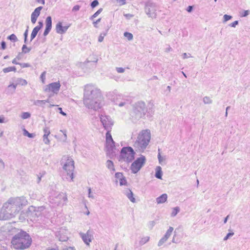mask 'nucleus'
Segmentation results:
<instances>
[{"mask_svg": "<svg viewBox=\"0 0 250 250\" xmlns=\"http://www.w3.org/2000/svg\"><path fill=\"white\" fill-rule=\"evenodd\" d=\"M27 201L22 196L10 198L5 203L0 210V220H7L14 217L21 209L22 207L26 205Z\"/></svg>", "mask_w": 250, "mask_h": 250, "instance_id": "f257e3e1", "label": "nucleus"}, {"mask_svg": "<svg viewBox=\"0 0 250 250\" xmlns=\"http://www.w3.org/2000/svg\"><path fill=\"white\" fill-rule=\"evenodd\" d=\"M102 100L103 97L100 89L91 84L85 86L83 104L86 107L96 111L102 106Z\"/></svg>", "mask_w": 250, "mask_h": 250, "instance_id": "f03ea898", "label": "nucleus"}, {"mask_svg": "<svg viewBox=\"0 0 250 250\" xmlns=\"http://www.w3.org/2000/svg\"><path fill=\"white\" fill-rule=\"evenodd\" d=\"M32 239L29 234L24 231H21L15 235L11 240L13 247L18 250H24L30 247Z\"/></svg>", "mask_w": 250, "mask_h": 250, "instance_id": "7ed1b4c3", "label": "nucleus"}, {"mask_svg": "<svg viewBox=\"0 0 250 250\" xmlns=\"http://www.w3.org/2000/svg\"><path fill=\"white\" fill-rule=\"evenodd\" d=\"M135 154V152L131 147H124L120 152V160H123L127 163L131 162L134 159Z\"/></svg>", "mask_w": 250, "mask_h": 250, "instance_id": "20e7f679", "label": "nucleus"}, {"mask_svg": "<svg viewBox=\"0 0 250 250\" xmlns=\"http://www.w3.org/2000/svg\"><path fill=\"white\" fill-rule=\"evenodd\" d=\"M154 113V104L151 102L147 103L143 109H142V118L150 120Z\"/></svg>", "mask_w": 250, "mask_h": 250, "instance_id": "39448f33", "label": "nucleus"}, {"mask_svg": "<svg viewBox=\"0 0 250 250\" xmlns=\"http://www.w3.org/2000/svg\"><path fill=\"white\" fill-rule=\"evenodd\" d=\"M63 169L66 172L67 176H69L71 180L73 181L74 178V162L71 158L67 159L66 163L63 165Z\"/></svg>", "mask_w": 250, "mask_h": 250, "instance_id": "423d86ee", "label": "nucleus"}, {"mask_svg": "<svg viewBox=\"0 0 250 250\" xmlns=\"http://www.w3.org/2000/svg\"><path fill=\"white\" fill-rule=\"evenodd\" d=\"M151 137L150 130L148 129L142 130V152L148 145Z\"/></svg>", "mask_w": 250, "mask_h": 250, "instance_id": "0eeeda50", "label": "nucleus"}, {"mask_svg": "<svg viewBox=\"0 0 250 250\" xmlns=\"http://www.w3.org/2000/svg\"><path fill=\"white\" fill-rule=\"evenodd\" d=\"M156 7L155 4L150 1H148L146 3L145 7V12L146 14L150 18H155Z\"/></svg>", "mask_w": 250, "mask_h": 250, "instance_id": "6e6552de", "label": "nucleus"}, {"mask_svg": "<svg viewBox=\"0 0 250 250\" xmlns=\"http://www.w3.org/2000/svg\"><path fill=\"white\" fill-rule=\"evenodd\" d=\"M100 118L104 129L105 130L111 129V127L113 125V121L112 120L111 118L108 116H103L102 115Z\"/></svg>", "mask_w": 250, "mask_h": 250, "instance_id": "1a4fd4ad", "label": "nucleus"}, {"mask_svg": "<svg viewBox=\"0 0 250 250\" xmlns=\"http://www.w3.org/2000/svg\"><path fill=\"white\" fill-rule=\"evenodd\" d=\"M61 84L59 82L51 83L46 85L44 89L45 92L51 91L54 93L57 94L60 88Z\"/></svg>", "mask_w": 250, "mask_h": 250, "instance_id": "9d476101", "label": "nucleus"}, {"mask_svg": "<svg viewBox=\"0 0 250 250\" xmlns=\"http://www.w3.org/2000/svg\"><path fill=\"white\" fill-rule=\"evenodd\" d=\"M140 109L141 103L140 102H138L133 104L132 111L131 113V116L132 118H135L138 120L141 118Z\"/></svg>", "mask_w": 250, "mask_h": 250, "instance_id": "9b49d317", "label": "nucleus"}, {"mask_svg": "<svg viewBox=\"0 0 250 250\" xmlns=\"http://www.w3.org/2000/svg\"><path fill=\"white\" fill-rule=\"evenodd\" d=\"M92 231L88 230L86 233H80V235L85 244L89 245V243L92 241Z\"/></svg>", "mask_w": 250, "mask_h": 250, "instance_id": "f8f14e48", "label": "nucleus"}, {"mask_svg": "<svg viewBox=\"0 0 250 250\" xmlns=\"http://www.w3.org/2000/svg\"><path fill=\"white\" fill-rule=\"evenodd\" d=\"M106 143L107 147L110 149H113L115 147V142L113 141L111 134L110 133L111 129H106Z\"/></svg>", "mask_w": 250, "mask_h": 250, "instance_id": "ddd939ff", "label": "nucleus"}, {"mask_svg": "<svg viewBox=\"0 0 250 250\" xmlns=\"http://www.w3.org/2000/svg\"><path fill=\"white\" fill-rule=\"evenodd\" d=\"M56 236L59 239V241L62 242H65L68 239L66 231L63 229H61L57 231L56 233Z\"/></svg>", "mask_w": 250, "mask_h": 250, "instance_id": "4468645a", "label": "nucleus"}, {"mask_svg": "<svg viewBox=\"0 0 250 250\" xmlns=\"http://www.w3.org/2000/svg\"><path fill=\"white\" fill-rule=\"evenodd\" d=\"M131 170L133 173H136L141 168V157L137 159L131 164Z\"/></svg>", "mask_w": 250, "mask_h": 250, "instance_id": "2eb2a0df", "label": "nucleus"}, {"mask_svg": "<svg viewBox=\"0 0 250 250\" xmlns=\"http://www.w3.org/2000/svg\"><path fill=\"white\" fill-rule=\"evenodd\" d=\"M52 28V18L51 16L47 17L45 20V28L43 32V36H46Z\"/></svg>", "mask_w": 250, "mask_h": 250, "instance_id": "dca6fc26", "label": "nucleus"}, {"mask_svg": "<svg viewBox=\"0 0 250 250\" xmlns=\"http://www.w3.org/2000/svg\"><path fill=\"white\" fill-rule=\"evenodd\" d=\"M42 8V6H39L36 8L31 14V21L32 23L34 24L36 22L37 18L40 16L41 10Z\"/></svg>", "mask_w": 250, "mask_h": 250, "instance_id": "f3484780", "label": "nucleus"}, {"mask_svg": "<svg viewBox=\"0 0 250 250\" xmlns=\"http://www.w3.org/2000/svg\"><path fill=\"white\" fill-rule=\"evenodd\" d=\"M69 26H63L61 22H59L56 25V32L60 34L65 33L68 29Z\"/></svg>", "mask_w": 250, "mask_h": 250, "instance_id": "a211bd4d", "label": "nucleus"}, {"mask_svg": "<svg viewBox=\"0 0 250 250\" xmlns=\"http://www.w3.org/2000/svg\"><path fill=\"white\" fill-rule=\"evenodd\" d=\"M55 198L58 199V201H55L57 205L61 204L62 201L65 202L67 200L66 194L63 192L59 193Z\"/></svg>", "mask_w": 250, "mask_h": 250, "instance_id": "6ab92c4d", "label": "nucleus"}, {"mask_svg": "<svg viewBox=\"0 0 250 250\" xmlns=\"http://www.w3.org/2000/svg\"><path fill=\"white\" fill-rule=\"evenodd\" d=\"M123 193L128 198V199L132 203L135 202V198L133 196V193L131 190L127 188L123 190Z\"/></svg>", "mask_w": 250, "mask_h": 250, "instance_id": "aec40b11", "label": "nucleus"}, {"mask_svg": "<svg viewBox=\"0 0 250 250\" xmlns=\"http://www.w3.org/2000/svg\"><path fill=\"white\" fill-rule=\"evenodd\" d=\"M167 194L166 193H164V194H162L160 196L157 197L156 199V201L157 203L158 204H163L167 201Z\"/></svg>", "mask_w": 250, "mask_h": 250, "instance_id": "412c9836", "label": "nucleus"}, {"mask_svg": "<svg viewBox=\"0 0 250 250\" xmlns=\"http://www.w3.org/2000/svg\"><path fill=\"white\" fill-rule=\"evenodd\" d=\"M162 174L163 172L161 167L160 166H157L155 168V177L159 179H162Z\"/></svg>", "mask_w": 250, "mask_h": 250, "instance_id": "4be33fe9", "label": "nucleus"}, {"mask_svg": "<svg viewBox=\"0 0 250 250\" xmlns=\"http://www.w3.org/2000/svg\"><path fill=\"white\" fill-rule=\"evenodd\" d=\"M106 166L107 168L111 170L114 171L115 170L114 167V164L112 161L111 160H107L106 162Z\"/></svg>", "mask_w": 250, "mask_h": 250, "instance_id": "5701e85b", "label": "nucleus"}, {"mask_svg": "<svg viewBox=\"0 0 250 250\" xmlns=\"http://www.w3.org/2000/svg\"><path fill=\"white\" fill-rule=\"evenodd\" d=\"M33 104L36 106L44 107L45 102L43 100H35L34 101Z\"/></svg>", "mask_w": 250, "mask_h": 250, "instance_id": "b1692460", "label": "nucleus"}, {"mask_svg": "<svg viewBox=\"0 0 250 250\" xmlns=\"http://www.w3.org/2000/svg\"><path fill=\"white\" fill-rule=\"evenodd\" d=\"M39 31V30H38L37 28H36L35 27L33 28L30 36L31 42L36 37Z\"/></svg>", "mask_w": 250, "mask_h": 250, "instance_id": "393cba45", "label": "nucleus"}, {"mask_svg": "<svg viewBox=\"0 0 250 250\" xmlns=\"http://www.w3.org/2000/svg\"><path fill=\"white\" fill-rule=\"evenodd\" d=\"M173 230V228L172 227H169L164 236L168 239L171 235Z\"/></svg>", "mask_w": 250, "mask_h": 250, "instance_id": "a878e982", "label": "nucleus"}, {"mask_svg": "<svg viewBox=\"0 0 250 250\" xmlns=\"http://www.w3.org/2000/svg\"><path fill=\"white\" fill-rule=\"evenodd\" d=\"M23 134L24 136H27L30 138H33L35 136V134L34 133H29L27 130L25 128L23 130Z\"/></svg>", "mask_w": 250, "mask_h": 250, "instance_id": "bb28decb", "label": "nucleus"}, {"mask_svg": "<svg viewBox=\"0 0 250 250\" xmlns=\"http://www.w3.org/2000/svg\"><path fill=\"white\" fill-rule=\"evenodd\" d=\"M160 151V149H158L159 153L158 154V159L159 160V164H160L161 165H162L163 164V163H165V162L166 161V158H165V157L161 156Z\"/></svg>", "mask_w": 250, "mask_h": 250, "instance_id": "cd10ccee", "label": "nucleus"}, {"mask_svg": "<svg viewBox=\"0 0 250 250\" xmlns=\"http://www.w3.org/2000/svg\"><path fill=\"white\" fill-rule=\"evenodd\" d=\"M16 68L15 66H11L6 68H4L3 69V72L5 73L9 72L10 71H16Z\"/></svg>", "mask_w": 250, "mask_h": 250, "instance_id": "c85d7f7f", "label": "nucleus"}, {"mask_svg": "<svg viewBox=\"0 0 250 250\" xmlns=\"http://www.w3.org/2000/svg\"><path fill=\"white\" fill-rule=\"evenodd\" d=\"M180 211V208L179 207H176L172 209V212L171 213V217L175 216L178 212Z\"/></svg>", "mask_w": 250, "mask_h": 250, "instance_id": "c756f323", "label": "nucleus"}, {"mask_svg": "<svg viewBox=\"0 0 250 250\" xmlns=\"http://www.w3.org/2000/svg\"><path fill=\"white\" fill-rule=\"evenodd\" d=\"M134 146L137 147L139 149L141 147V134L140 133L138 134L137 140L134 144Z\"/></svg>", "mask_w": 250, "mask_h": 250, "instance_id": "7c9ffc66", "label": "nucleus"}, {"mask_svg": "<svg viewBox=\"0 0 250 250\" xmlns=\"http://www.w3.org/2000/svg\"><path fill=\"white\" fill-rule=\"evenodd\" d=\"M203 101L205 104H210L212 102L211 98L208 96H205L204 97Z\"/></svg>", "mask_w": 250, "mask_h": 250, "instance_id": "2f4dec72", "label": "nucleus"}, {"mask_svg": "<svg viewBox=\"0 0 250 250\" xmlns=\"http://www.w3.org/2000/svg\"><path fill=\"white\" fill-rule=\"evenodd\" d=\"M31 49V48L28 47L26 46V45H25V44L23 45L22 48H21L22 52L24 54H26V53L29 52L30 51Z\"/></svg>", "mask_w": 250, "mask_h": 250, "instance_id": "473e14b6", "label": "nucleus"}, {"mask_svg": "<svg viewBox=\"0 0 250 250\" xmlns=\"http://www.w3.org/2000/svg\"><path fill=\"white\" fill-rule=\"evenodd\" d=\"M7 39H8L13 42H16L18 41V38H17L16 36L14 34H12L10 35V36H9L7 37Z\"/></svg>", "mask_w": 250, "mask_h": 250, "instance_id": "72a5a7b5", "label": "nucleus"}, {"mask_svg": "<svg viewBox=\"0 0 250 250\" xmlns=\"http://www.w3.org/2000/svg\"><path fill=\"white\" fill-rule=\"evenodd\" d=\"M167 239L165 237L163 236L158 242V246L161 247L162 246L165 242H167Z\"/></svg>", "mask_w": 250, "mask_h": 250, "instance_id": "f704fd0d", "label": "nucleus"}, {"mask_svg": "<svg viewBox=\"0 0 250 250\" xmlns=\"http://www.w3.org/2000/svg\"><path fill=\"white\" fill-rule=\"evenodd\" d=\"M124 35L128 39V41H131L133 39V35L130 33L125 32Z\"/></svg>", "mask_w": 250, "mask_h": 250, "instance_id": "c9c22d12", "label": "nucleus"}, {"mask_svg": "<svg viewBox=\"0 0 250 250\" xmlns=\"http://www.w3.org/2000/svg\"><path fill=\"white\" fill-rule=\"evenodd\" d=\"M17 81L18 83L21 84L22 85H25L27 84V81L21 78L19 79Z\"/></svg>", "mask_w": 250, "mask_h": 250, "instance_id": "e433bc0d", "label": "nucleus"}, {"mask_svg": "<svg viewBox=\"0 0 250 250\" xmlns=\"http://www.w3.org/2000/svg\"><path fill=\"white\" fill-rule=\"evenodd\" d=\"M31 114L29 112H23L21 115V118L23 119H26L30 117Z\"/></svg>", "mask_w": 250, "mask_h": 250, "instance_id": "4c0bfd02", "label": "nucleus"}, {"mask_svg": "<svg viewBox=\"0 0 250 250\" xmlns=\"http://www.w3.org/2000/svg\"><path fill=\"white\" fill-rule=\"evenodd\" d=\"M119 182L120 185L121 186L127 185V181L125 177H123L122 179H121L119 181Z\"/></svg>", "mask_w": 250, "mask_h": 250, "instance_id": "58836bf2", "label": "nucleus"}, {"mask_svg": "<svg viewBox=\"0 0 250 250\" xmlns=\"http://www.w3.org/2000/svg\"><path fill=\"white\" fill-rule=\"evenodd\" d=\"M99 4V3L98 0H94L92 2H91L90 6L92 8H94L98 6Z\"/></svg>", "mask_w": 250, "mask_h": 250, "instance_id": "ea45409f", "label": "nucleus"}, {"mask_svg": "<svg viewBox=\"0 0 250 250\" xmlns=\"http://www.w3.org/2000/svg\"><path fill=\"white\" fill-rule=\"evenodd\" d=\"M48 135H43V141L44 143L48 145L50 143V140L48 138Z\"/></svg>", "mask_w": 250, "mask_h": 250, "instance_id": "a19ab883", "label": "nucleus"}, {"mask_svg": "<svg viewBox=\"0 0 250 250\" xmlns=\"http://www.w3.org/2000/svg\"><path fill=\"white\" fill-rule=\"evenodd\" d=\"M223 18H224L223 22H225L227 21H228L230 20L232 18V16L226 14L224 16Z\"/></svg>", "mask_w": 250, "mask_h": 250, "instance_id": "79ce46f5", "label": "nucleus"}, {"mask_svg": "<svg viewBox=\"0 0 250 250\" xmlns=\"http://www.w3.org/2000/svg\"><path fill=\"white\" fill-rule=\"evenodd\" d=\"M45 75L46 72L43 71L40 76V79L43 83H44V81L45 80Z\"/></svg>", "mask_w": 250, "mask_h": 250, "instance_id": "37998d69", "label": "nucleus"}, {"mask_svg": "<svg viewBox=\"0 0 250 250\" xmlns=\"http://www.w3.org/2000/svg\"><path fill=\"white\" fill-rule=\"evenodd\" d=\"M123 177H124L123 174L121 172H117L115 173V177L117 179H118L119 181L121 179H122Z\"/></svg>", "mask_w": 250, "mask_h": 250, "instance_id": "c03bdc74", "label": "nucleus"}, {"mask_svg": "<svg viewBox=\"0 0 250 250\" xmlns=\"http://www.w3.org/2000/svg\"><path fill=\"white\" fill-rule=\"evenodd\" d=\"M44 135H49L50 133L49 127H45L43 128Z\"/></svg>", "mask_w": 250, "mask_h": 250, "instance_id": "a18cd8bd", "label": "nucleus"}, {"mask_svg": "<svg viewBox=\"0 0 250 250\" xmlns=\"http://www.w3.org/2000/svg\"><path fill=\"white\" fill-rule=\"evenodd\" d=\"M43 22L42 21H39L38 25L35 27L36 28H37L38 30H40L42 27H43Z\"/></svg>", "mask_w": 250, "mask_h": 250, "instance_id": "49530a36", "label": "nucleus"}, {"mask_svg": "<svg viewBox=\"0 0 250 250\" xmlns=\"http://www.w3.org/2000/svg\"><path fill=\"white\" fill-rule=\"evenodd\" d=\"M234 235L233 232H229L228 233L227 235L224 238V240L226 241L227 240L230 236H232Z\"/></svg>", "mask_w": 250, "mask_h": 250, "instance_id": "de8ad7c7", "label": "nucleus"}, {"mask_svg": "<svg viewBox=\"0 0 250 250\" xmlns=\"http://www.w3.org/2000/svg\"><path fill=\"white\" fill-rule=\"evenodd\" d=\"M4 167H5L4 163L3 162V161L2 160V159H1L0 158V171L3 170L4 168Z\"/></svg>", "mask_w": 250, "mask_h": 250, "instance_id": "09e8293b", "label": "nucleus"}, {"mask_svg": "<svg viewBox=\"0 0 250 250\" xmlns=\"http://www.w3.org/2000/svg\"><path fill=\"white\" fill-rule=\"evenodd\" d=\"M80 7H81L80 6H79L78 5H76L73 7L72 11L73 12H76V11H79L80 9Z\"/></svg>", "mask_w": 250, "mask_h": 250, "instance_id": "8fccbe9b", "label": "nucleus"}, {"mask_svg": "<svg viewBox=\"0 0 250 250\" xmlns=\"http://www.w3.org/2000/svg\"><path fill=\"white\" fill-rule=\"evenodd\" d=\"M19 65L22 68L28 67L30 66V64L28 63H20Z\"/></svg>", "mask_w": 250, "mask_h": 250, "instance_id": "3c124183", "label": "nucleus"}, {"mask_svg": "<svg viewBox=\"0 0 250 250\" xmlns=\"http://www.w3.org/2000/svg\"><path fill=\"white\" fill-rule=\"evenodd\" d=\"M6 47V42L4 41H2L1 42V46H0L1 49L4 50V49H5Z\"/></svg>", "mask_w": 250, "mask_h": 250, "instance_id": "603ef678", "label": "nucleus"}, {"mask_svg": "<svg viewBox=\"0 0 250 250\" xmlns=\"http://www.w3.org/2000/svg\"><path fill=\"white\" fill-rule=\"evenodd\" d=\"M238 24V21H235L234 22L230 23L229 26L232 27H235Z\"/></svg>", "mask_w": 250, "mask_h": 250, "instance_id": "864d4df0", "label": "nucleus"}, {"mask_svg": "<svg viewBox=\"0 0 250 250\" xmlns=\"http://www.w3.org/2000/svg\"><path fill=\"white\" fill-rule=\"evenodd\" d=\"M149 239V237L148 236H146L143 238H142V243H143L144 244H145V243H146L148 241Z\"/></svg>", "mask_w": 250, "mask_h": 250, "instance_id": "5fc2aeb1", "label": "nucleus"}, {"mask_svg": "<svg viewBox=\"0 0 250 250\" xmlns=\"http://www.w3.org/2000/svg\"><path fill=\"white\" fill-rule=\"evenodd\" d=\"M116 69L118 73H123L125 71V68L123 67H116Z\"/></svg>", "mask_w": 250, "mask_h": 250, "instance_id": "6e6d98bb", "label": "nucleus"}, {"mask_svg": "<svg viewBox=\"0 0 250 250\" xmlns=\"http://www.w3.org/2000/svg\"><path fill=\"white\" fill-rule=\"evenodd\" d=\"M124 16L128 20L130 19L133 17V15L130 14H124Z\"/></svg>", "mask_w": 250, "mask_h": 250, "instance_id": "4d7b16f0", "label": "nucleus"}, {"mask_svg": "<svg viewBox=\"0 0 250 250\" xmlns=\"http://www.w3.org/2000/svg\"><path fill=\"white\" fill-rule=\"evenodd\" d=\"M249 14V10H245L243 11V14L241 15V17H246Z\"/></svg>", "mask_w": 250, "mask_h": 250, "instance_id": "13d9d810", "label": "nucleus"}, {"mask_svg": "<svg viewBox=\"0 0 250 250\" xmlns=\"http://www.w3.org/2000/svg\"><path fill=\"white\" fill-rule=\"evenodd\" d=\"M103 11V8H100L97 12H96L94 14L97 17Z\"/></svg>", "mask_w": 250, "mask_h": 250, "instance_id": "bf43d9fd", "label": "nucleus"}, {"mask_svg": "<svg viewBox=\"0 0 250 250\" xmlns=\"http://www.w3.org/2000/svg\"><path fill=\"white\" fill-rule=\"evenodd\" d=\"M88 197L91 198H94V195L92 194H91V190L90 188H89L88 189Z\"/></svg>", "mask_w": 250, "mask_h": 250, "instance_id": "052dcab7", "label": "nucleus"}, {"mask_svg": "<svg viewBox=\"0 0 250 250\" xmlns=\"http://www.w3.org/2000/svg\"><path fill=\"white\" fill-rule=\"evenodd\" d=\"M60 131L62 132V133H63V135L64 136V139L63 140L65 141L66 140V138H67V135H66V130H61Z\"/></svg>", "mask_w": 250, "mask_h": 250, "instance_id": "680f3d73", "label": "nucleus"}, {"mask_svg": "<svg viewBox=\"0 0 250 250\" xmlns=\"http://www.w3.org/2000/svg\"><path fill=\"white\" fill-rule=\"evenodd\" d=\"M101 21V18L98 19L96 21L93 22L94 27H97V24L99 23Z\"/></svg>", "mask_w": 250, "mask_h": 250, "instance_id": "e2e57ef3", "label": "nucleus"}, {"mask_svg": "<svg viewBox=\"0 0 250 250\" xmlns=\"http://www.w3.org/2000/svg\"><path fill=\"white\" fill-rule=\"evenodd\" d=\"M8 87H12V88L13 89V90L15 91L16 88V87H17V84H16L12 83L11 84H10L8 86Z\"/></svg>", "mask_w": 250, "mask_h": 250, "instance_id": "0e129e2a", "label": "nucleus"}, {"mask_svg": "<svg viewBox=\"0 0 250 250\" xmlns=\"http://www.w3.org/2000/svg\"><path fill=\"white\" fill-rule=\"evenodd\" d=\"M58 110L60 111V113L63 116L66 115V114L62 111V108L61 107H59Z\"/></svg>", "mask_w": 250, "mask_h": 250, "instance_id": "69168bd1", "label": "nucleus"}, {"mask_svg": "<svg viewBox=\"0 0 250 250\" xmlns=\"http://www.w3.org/2000/svg\"><path fill=\"white\" fill-rule=\"evenodd\" d=\"M193 10V6H188L187 8V11L188 12H191Z\"/></svg>", "mask_w": 250, "mask_h": 250, "instance_id": "338daca9", "label": "nucleus"}, {"mask_svg": "<svg viewBox=\"0 0 250 250\" xmlns=\"http://www.w3.org/2000/svg\"><path fill=\"white\" fill-rule=\"evenodd\" d=\"M63 250H76L74 247H69L63 249Z\"/></svg>", "mask_w": 250, "mask_h": 250, "instance_id": "774afa93", "label": "nucleus"}]
</instances>
